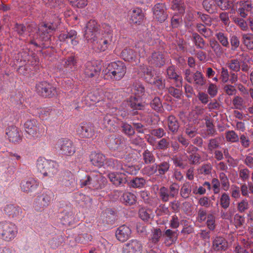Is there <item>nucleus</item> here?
<instances>
[{"label":"nucleus","instance_id":"f257e3e1","mask_svg":"<svg viewBox=\"0 0 253 253\" xmlns=\"http://www.w3.org/2000/svg\"><path fill=\"white\" fill-rule=\"evenodd\" d=\"M84 38L93 44L98 51L103 52L109 49L113 39L110 26L104 24L98 28L94 21H90L86 25Z\"/></svg>","mask_w":253,"mask_h":253},{"label":"nucleus","instance_id":"f03ea898","mask_svg":"<svg viewBox=\"0 0 253 253\" xmlns=\"http://www.w3.org/2000/svg\"><path fill=\"white\" fill-rule=\"evenodd\" d=\"M37 168L38 171L44 177H52L58 172L57 165L56 163L42 157L38 159Z\"/></svg>","mask_w":253,"mask_h":253},{"label":"nucleus","instance_id":"7ed1b4c3","mask_svg":"<svg viewBox=\"0 0 253 253\" xmlns=\"http://www.w3.org/2000/svg\"><path fill=\"white\" fill-rule=\"evenodd\" d=\"M18 228L13 223L3 221L0 222V238L5 242L12 241L17 235Z\"/></svg>","mask_w":253,"mask_h":253},{"label":"nucleus","instance_id":"20e7f679","mask_svg":"<svg viewBox=\"0 0 253 253\" xmlns=\"http://www.w3.org/2000/svg\"><path fill=\"white\" fill-rule=\"evenodd\" d=\"M104 72L111 79L120 80L126 73V67L121 61L113 62L108 65Z\"/></svg>","mask_w":253,"mask_h":253},{"label":"nucleus","instance_id":"39448f33","mask_svg":"<svg viewBox=\"0 0 253 253\" xmlns=\"http://www.w3.org/2000/svg\"><path fill=\"white\" fill-rule=\"evenodd\" d=\"M54 29H55V27L52 24H42L39 29V32L37 34L36 38L39 42L35 40H32L31 41V43L32 44H34L36 46H38L40 44V41H47L50 38V33Z\"/></svg>","mask_w":253,"mask_h":253},{"label":"nucleus","instance_id":"423d86ee","mask_svg":"<svg viewBox=\"0 0 253 253\" xmlns=\"http://www.w3.org/2000/svg\"><path fill=\"white\" fill-rule=\"evenodd\" d=\"M24 128L30 137H38L42 132L38 122L35 119L27 120L24 124Z\"/></svg>","mask_w":253,"mask_h":253},{"label":"nucleus","instance_id":"0eeeda50","mask_svg":"<svg viewBox=\"0 0 253 253\" xmlns=\"http://www.w3.org/2000/svg\"><path fill=\"white\" fill-rule=\"evenodd\" d=\"M139 74L140 76L144 77L150 84H155L159 88L163 87V82L161 79L158 77H157V78H153L154 74L152 73L151 68H148L146 66L141 67Z\"/></svg>","mask_w":253,"mask_h":253},{"label":"nucleus","instance_id":"6e6552de","mask_svg":"<svg viewBox=\"0 0 253 253\" xmlns=\"http://www.w3.org/2000/svg\"><path fill=\"white\" fill-rule=\"evenodd\" d=\"M103 179L101 173L94 172L92 173L90 175L87 176L85 179L81 180V185L82 187L90 185L95 189H98L101 188L100 182Z\"/></svg>","mask_w":253,"mask_h":253},{"label":"nucleus","instance_id":"1a4fd4ad","mask_svg":"<svg viewBox=\"0 0 253 253\" xmlns=\"http://www.w3.org/2000/svg\"><path fill=\"white\" fill-rule=\"evenodd\" d=\"M58 147L62 154L67 156L73 155L75 152V148L72 142L66 139H61L58 142Z\"/></svg>","mask_w":253,"mask_h":253},{"label":"nucleus","instance_id":"9d476101","mask_svg":"<svg viewBox=\"0 0 253 253\" xmlns=\"http://www.w3.org/2000/svg\"><path fill=\"white\" fill-rule=\"evenodd\" d=\"M142 244L136 240H131L124 245L123 253H142Z\"/></svg>","mask_w":253,"mask_h":253},{"label":"nucleus","instance_id":"9b49d317","mask_svg":"<svg viewBox=\"0 0 253 253\" xmlns=\"http://www.w3.org/2000/svg\"><path fill=\"white\" fill-rule=\"evenodd\" d=\"M37 88L38 92L44 97L52 96L56 92L55 88L46 82L38 84Z\"/></svg>","mask_w":253,"mask_h":253},{"label":"nucleus","instance_id":"f8f14e48","mask_svg":"<svg viewBox=\"0 0 253 253\" xmlns=\"http://www.w3.org/2000/svg\"><path fill=\"white\" fill-rule=\"evenodd\" d=\"M185 79L190 83L194 82V84L198 86H202L205 84L203 75L199 72H196L192 75L189 70H186L185 71Z\"/></svg>","mask_w":253,"mask_h":253},{"label":"nucleus","instance_id":"ddd939ff","mask_svg":"<svg viewBox=\"0 0 253 253\" xmlns=\"http://www.w3.org/2000/svg\"><path fill=\"white\" fill-rule=\"evenodd\" d=\"M106 144L110 149L113 150L121 151L125 147V144L122 139L119 137H116L114 136H110L106 140Z\"/></svg>","mask_w":253,"mask_h":253},{"label":"nucleus","instance_id":"4468645a","mask_svg":"<svg viewBox=\"0 0 253 253\" xmlns=\"http://www.w3.org/2000/svg\"><path fill=\"white\" fill-rule=\"evenodd\" d=\"M116 172H111L108 174L110 180L115 185L119 186L126 182V174L121 170H117Z\"/></svg>","mask_w":253,"mask_h":253},{"label":"nucleus","instance_id":"2eb2a0df","mask_svg":"<svg viewBox=\"0 0 253 253\" xmlns=\"http://www.w3.org/2000/svg\"><path fill=\"white\" fill-rule=\"evenodd\" d=\"M131 233V231L129 227L122 225L117 229L116 236L119 241L124 242L130 237Z\"/></svg>","mask_w":253,"mask_h":253},{"label":"nucleus","instance_id":"dca6fc26","mask_svg":"<svg viewBox=\"0 0 253 253\" xmlns=\"http://www.w3.org/2000/svg\"><path fill=\"white\" fill-rule=\"evenodd\" d=\"M39 185L38 182L34 179H30L28 180H24L20 184L22 191L24 192L29 193L35 191Z\"/></svg>","mask_w":253,"mask_h":253},{"label":"nucleus","instance_id":"f3484780","mask_svg":"<svg viewBox=\"0 0 253 253\" xmlns=\"http://www.w3.org/2000/svg\"><path fill=\"white\" fill-rule=\"evenodd\" d=\"M6 134L9 141L17 142L21 139L19 129L15 126H10L6 130Z\"/></svg>","mask_w":253,"mask_h":253},{"label":"nucleus","instance_id":"a211bd4d","mask_svg":"<svg viewBox=\"0 0 253 253\" xmlns=\"http://www.w3.org/2000/svg\"><path fill=\"white\" fill-rule=\"evenodd\" d=\"M164 5L162 3L156 4L153 8V14L154 18L158 21L162 22L164 21L167 17L165 12Z\"/></svg>","mask_w":253,"mask_h":253},{"label":"nucleus","instance_id":"6ab92c4d","mask_svg":"<svg viewBox=\"0 0 253 253\" xmlns=\"http://www.w3.org/2000/svg\"><path fill=\"white\" fill-rule=\"evenodd\" d=\"M128 16L131 22L135 24L141 22L144 17L142 10L138 7L133 8L129 10Z\"/></svg>","mask_w":253,"mask_h":253},{"label":"nucleus","instance_id":"aec40b11","mask_svg":"<svg viewBox=\"0 0 253 253\" xmlns=\"http://www.w3.org/2000/svg\"><path fill=\"white\" fill-rule=\"evenodd\" d=\"M115 167L116 169L118 170H121L122 172L127 173L130 174H135L136 173L138 169H136L133 166H128L123 165L120 162L117 161L114 162Z\"/></svg>","mask_w":253,"mask_h":253},{"label":"nucleus","instance_id":"412c9836","mask_svg":"<svg viewBox=\"0 0 253 253\" xmlns=\"http://www.w3.org/2000/svg\"><path fill=\"white\" fill-rule=\"evenodd\" d=\"M78 133L83 137L91 138L94 135L93 127L87 124L82 126L78 130Z\"/></svg>","mask_w":253,"mask_h":253},{"label":"nucleus","instance_id":"4be33fe9","mask_svg":"<svg viewBox=\"0 0 253 253\" xmlns=\"http://www.w3.org/2000/svg\"><path fill=\"white\" fill-rule=\"evenodd\" d=\"M91 163L95 166L101 167L103 166L105 161V156L101 153H92L90 156Z\"/></svg>","mask_w":253,"mask_h":253},{"label":"nucleus","instance_id":"5701e85b","mask_svg":"<svg viewBox=\"0 0 253 253\" xmlns=\"http://www.w3.org/2000/svg\"><path fill=\"white\" fill-rule=\"evenodd\" d=\"M3 211L5 214L12 217H17L21 213V210L19 207L12 205H6Z\"/></svg>","mask_w":253,"mask_h":253},{"label":"nucleus","instance_id":"b1692460","mask_svg":"<svg viewBox=\"0 0 253 253\" xmlns=\"http://www.w3.org/2000/svg\"><path fill=\"white\" fill-rule=\"evenodd\" d=\"M240 5V7L238 9V12L241 17L245 18L252 11L253 6L251 3L248 1H241Z\"/></svg>","mask_w":253,"mask_h":253},{"label":"nucleus","instance_id":"393cba45","mask_svg":"<svg viewBox=\"0 0 253 253\" xmlns=\"http://www.w3.org/2000/svg\"><path fill=\"white\" fill-rule=\"evenodd\" d=\"M129 105L133 109L141 110L144 107V104L141 100L140 95H137L136 94L130 98Z\"/></svg>","mask_w":253,"mask_h":253},{"label":"nucleus","instance_id":"a878e982","mask_svg":"<svg viewBox=\"0 0 253 253\" xmlns=\"http://www.w3.org/2000/svg\"><path fill=\"white\" fill-rule=\"evenodd\" d=\"M169 169V165L168 163H163L159 166L158 167L156 165H153L152 168H150L148 172L150 174L154 173L158 169V172L160 174H163Z\"/></svg>","mask_w":253,"mask_h":253},{"label":"nucleus","instance_id":"bb28decb","mask_svg":"<svg viewBox=\"0 0 253 253\" xmlns=\"http://www.w3.org/2000/svg\"><path fill=\"white\" fill-rule=\"evenodd\" d=\"M149 62L158 66H162L165 62L163 55L160 52L153 53L151 57L149 59Z\"/></svg>","mask_w":253,"mask_h":253},{"label":"nucleus","instance_id":"cd10ccee","mask_svg":"<svg viewBox=\"0 0 253 253\" xmlns=\"http://www.w3.org/2000/svg\"><path fill=\"white\" fill-rule=\"evenodd\" d=\"M121 56L125 61H131L136 58L137 54L131 49L126 48L122 50Z\"/></svg>","mask_w":253,"mask_h":253},{"label":"nucleus","instance_id":"c85d7f7f","mask_svg":"<svg viewBox=\"0 0 253 253\" xmlns=\"http://www.w3.org/2000/svg\"><path fill=\"white\" fill-rule=\"evenodd\" d=\"M167 74L169 78L173 79L177 82V86L182 85V78L176 73L173 67H170L168 69Z\"/></svg>","mask_w":253,"mask_h":253},{"label":"nucleus","instance_id":"c756f323","mask_svg":"<svg viewBox=\"0 0 253 253\" xmlns=\"http://www.w3.org/2000/svg\"><path fill=\"white\" fill-rule=\"evenodd\" d=\"M84 72L87 77H92L96 74L97 69L92 62H88L85 64Z\"/></svg>","mask_w":253,"mask_h":253},{"label":"nucleus","instance_id":"7c9ffc66","mask_svg":"<svg viewBox=\"0 0 253 253\" xmlns=\"http://www.w3.org/2000/svg\"><path fill=\"white\" fill-rule=\"evenodd\" d=\"M242 42L248 49H253V34L250 33L243 34Z\"/></svg>","mask_w":253,"mask_h":253},{"label":"nucleus","instance_id":"2f4dec72","mask_svg":"<svg viewBox=\"0 0 253 253\" xmlns=\"http://www.w3.org/2000/svg\"><path fill=\"white\" fill-rule=\"evenodd\" d=\"M152 211L149 209L141 208L139 211V215L141 219L147 221L152 216Z\"/></svg>","mask_w":253,"mask_h":253},{"label":"nucleus","instance_id":"473e14b6","mask_svg":"<svg viewBox=\"0 0 253 253\" xmlns=\"http://www.w3.org/2000/svg\"><path fill=\"white\" fill-rule=\"evenodd\" d=\"M123 201L128 205H132L136 202V197L131 193L126 192L123 194Z\"/></svg>","mask_w":253,"mask_h":253},{"label":"nucleus","instance_id":"72a5a7b5","mask_svg":"<svg viewBox=\"0 0 253 253\" xmlns=\"http://www.w3.org/2000/svg\"><path fill=\"white\" fill-rule=\"evenodd\" d=\"M168 124L169 129L171 131L174 132L178 130L179 125L177 123V120L174 116H170L169 117Z\"/></svg>","mask_w":253,"mask_h":253},{"label":"nucleus","instance_id":"f704fd0d","mask_svg":"<svg viewBox=\"0 0 253 253\" xmlns=\"http://www.w3.org/2000/svg\"><path fill=\"white\" fill-rule=\"evenodd\" d=\"M162 236V232L160 229H154L152 232L149 239V243L153 244H156Z\"/></svg>","mask_w":253,"mask_h":253},{"label":"nucleus","instance_id":"c9c22d12","mask_svg":"<svg viewBox=\"0 0 253 253\" xmlns=\"http://www.w3.org/2000/svg\"><path fill=\"white\" fill-rule=\"evenodd\" d=\"M214 0H205L203 2L204 8L209 13H212L216 9Z\"/></svg>","mask_w":253,"mask_h":253},{"label":"nucleus","instance_id":"e433bc0d","mask_svg":"<svg viewBox=\"0 0 253 253\" xmlns=\"http://www.w3.org/2000/svg\"><path fill=\"white\" fill-rule=\"evenodd\" d=\"M171 8L176 11H178L179 13H182L184 11L183 3L181 0H174L172 1Z\"/></svg>","mask_w":253,"mask_h":253},{"label":"nucleus","instance_id":"4c0bfd02","mask_svg":"<svg viewBox=\"0 0 253 253\" xmlns=\"http://www.w3.org/2000/svg\"><path fill=\"white\" fill-rule=\"evenodd\" d=\"M129 183L130 185L132 187L141 188L144 185L145 183V180L143 178L136 177L135 178L131 180Z\"/></svg>","mask_w":253,"mask_h":253},{"label":"nucleus","instance_id":"58836bf2","mask_svg":"<svg viewBox=\"0 0 253 253\" xmlns=\"http://www.w3.org/2000/svg\"><path fill=\"white\" fill-rule=\"evenodd\" d=\"M227 67L231 70L235 72H238L240 69V64L237 59H233L229 61L227 63Z\"/></svg>","mask_w":253,"mask_h":253},{"label":"nucleus","instance_id":"ea45409f","mask_svg":"<svg viewBox=\"0 0 253 253\" xmlns=\"http://www.w3.org/2000/svg\"><path fill=\"white\" fill-rule=\"evenodd\" d=\"M72 6L78 8H84L87 4V0H69Z\"/></svg>","mask_w":253,"mask_h":253},{"label":"nucleus","instance_id":"a19ab883","mask_svg":"<svg viewBox=\"0 0 253 253\" xmlns=\"http://www.w3.org/2000/svg\"><path fill=\"white\" fill-rule=\"evenodd\" d=\"M151 106L153 109L156 111H160L162 108V104L160 99L158 97H155L151 103Z\"/></svg>","mask_w":253,"mask_h":253},{"label":"nucleus","instance_id":"79ce46f5","mask_svg":"<svg viewBox=\"0 0 253 253\" xmlns=\"http://www.w3.org/2000/svg\"><path fill=\"white\" fill-rule=\"evenodd\" d=\"M191 192L190 185L188 183H185L181 189V195L182 197L186 198L189 196Z\"/></svg>","mask_w":253,"mask_h":253},{"label":"nucleus","instance_id":"37998d69","mask_svg":"<svg viewBox=\"0 0 253 253\" xmlns=\"http://www.w3.org/2000/svg\"><path fill=\"white\" fill-rule=\"evenodd\" d=\"M68 40H70L72 45H76L78 44V42L76 40L77 33L75 31L71 30L67 33Z\"/></svg>","mask_w":253,"mask_h":253},{"label":"nucleus","instance_id":"c03bdc74","mask_svg":"<svg viewBox=\"0 0 253 253\" xmlns=\"http://www.w3.org/2000/svg\"><path fill=\"white\" fill-rule=\"evenodd\" d=\"M226 137L228 141L232 142H236L239 139L238 136L233 131H228L226 134Z\"/></svg>","mask_w":253,"mask_h":253},{"label":"nucleus","instance_id":"a18cd8bd","mask_svg":"<svg viewBox=\"0 0 253 253\" xmlns=\"http://www.w3.org/2000/svg\"><path fill=\"white\" fill-rule=\"evenodd\" d=\"M160 196L164 201H168L169 198L171 197L168 190L164 187L160 189Z\"/></svg>","mask_w":253,"mask_h":253},{"label":"nucleus","instance_id":"49530a36","mask_svg":"<svg viewBox=\"0 0 253 253\" xmlns=\"http://www.w3.org/2000/svg\"><path fill=\"white\" fill-rule=\"evenodd\" d=\"M143 159L146 163H150L154 161L153 156L148 150H146L144 152Z\"/></svg>","mask_w":253,"mask_h":253},{"label":"nucleus","instance_id":"de8ad7c7","mask_svg":"<svg viewBox=\"0 0 253 253\" xmlns=\"http://www.w3.org/2000/svg\"><path fill=\"white\" fill-rule=\"evenodd\" d=\"M174 232L170 229H168L165 232V235L169 238V239L165 241V243L168 246H169L174 242V240L172 238V236Z\"/></svg>","mask_w":253,"mask_h":253},{"label":"nucleus","instance_id":"09e8293b","mask_svg":"<svg viewBox=\"0 0 253 253\" xmlns=\"http://www.w3.org/2000/svg\"><path fill=\"white\" fill-rule=\"evenodd\" d=\"M124 132L128 135H131L134 134V131L131 126L127 124L124 123L122 126Z\"/></svg>","mask_w":253,"mask_h":253},{"label":"nucleus","instance_id":"8fccbe9b","mask_svg":"<svg viewBox=\"0 0 253 253\" xmlns=\"http://www.w3.org/2000/svg\"><path fill=\"white\" fill-rule=\"evenodd\" d=\"M235 22L243 31H247L248 29L247 22L243 19L237 18L235 20Z\"/></svg>","mask_w":253,"mask_h":253},{"label":"nucleus","instance_id":"3c124183","mask_svg":"<svg viewBox=\"0 0 253 253\" xmlns=\"http://www.w3.org/2000/svg\"><path fill=\"white\" fill-rule=\"evenodd\" d=\"M249 208V203L247 200H243L238 204V209L239 211L242 212Z\"/></svg>","mask_w":253,"mask_h":253},{"label":"nucleus","instance_id":"603ef678","mask_svg":"<svg viewBox=\"0 0 253 253\" xmlns=\"http://www.w3.org/2000/svg\"><path fill=\"white\" fill-rule=\"evenodd\" d=\"M249 175L250 171L247 169H241L239 171V176L244 181L249 178Z\"/></svg>","mask_w":253,"mask_h":253},{"label":"nucleus","instance_id":"864d4df0","mask_svg":"<svg viewBox=\"0 0 253 253\" xmlns=\"http://www.w3.org/2000/svg\"><path fill=\"white\" fill-rule=\"evenodd\" d=\"M76 61L75 58L73 56H71L67 59L65 61V66L72 68L76 65Z\"/></svg>","mask_w":253,"mask_h":253},{"label":"nucleus","instance_id":"5fc2aeb1","mask_svg":"<svg viewBox=\"0 0 253 253\" xmlns=\"http://www.w3.org/2000/svg\"><path fill=\"white\" fill-rule=\"evenodd\" d=\"M243 99L239 96H236L233 100V103L237 109H240L243 105Z\"/></svg>","mask_w":253,"mask_h":253},{"label":"nucleus","instance_id":"6e6d98bb","mask_svg":"<svg viewBox=\"0 0 253 253\" xmlns=\"http://www.w3.org/2000/svg\"><path fill=\"white\" fill-rule=\"evenodd\" d=\"M240 142L244 148H247L250 146V141L249 138L244 134L240 136Z\"/></svg>","mask_w":253,"mask_h":253},{"label":"nucleus","instance_id":"4d7b16f0","mask_svg":"<svg viewBox=\"0 0 253 253\" xmlns=\"http://www.w3.org/2000/svg\"><path fill=\"white\" fill-rule=\"evenodd\" d=\"M242 56L245 58L244 60L242 61V64L241 65V69L243 71L247 72L249 69V67L246 63L247 62H249V60L247 58V55L246 54H243Z\"/></svg>","mask_w":253,"mask_h":253},{"label":"nucleus","instance_id":"13d9d810","mask_svg":"<svg viewBox=\"0 0 253 253\" xmlns=\"http://www.w3.org/2000/svg\"><path fill=\"white\" fill-rule=\"evenodd\" d=\"M224 89L226 93L229 95L235 94L236 92L235 88L231 85L225 86Z\"/></svg>","mask_w":253,"mask_h":253},{"label":"nucleus","instance_id":"bf43d9fd","mask_svg":"<svg viewBox=\"0 0 253 253\" xmlns=\"http://www.w3.org/2000/svg\"><path fill=\"white\" fill-rule=\"evenodd\" d=\"M181 22V18L178 17L176 15H174L171 19L172 26L174 28H177Z\"/></svg>","mask_w":253,"mask_h":253},{"label":"nucleus","instance_id":"052dcab7","mask_svg":"<svg viewBox=\"0 0 253 253\" xmlns=\"http://www.w3.org/2000/svg\"><path fill=\"white\" fill-rule=\"evenodd\" d=\"M178 191V187L177 184H173L170 187L169 195L171 197L177 194Z\"/></svg>","mask_w":253,"mask_h":253},{"label":"nucleus","instance_id":"680f3d73","mask_svg":"<svg viewBox=\"0 0 253 253\" xmlns=\"http://www.w3.org/2000/svg\"><path fill=\"white\" fill-rule=\"evenodd\" d=\"M230 204V199L226 194H222V208H226Z\"/></svg>","mask_w":253,"mask_h":253},{"label":"nucleus","instance_id":"e2e57ef3","mask_svg":"<svg viewBox=\"0 0 253 253\" xmlns=\"http://www.w3.org/2000/svg\"><path fill=\"white\" fill-rule=\"evenodd\" d=\"M199 100L204 104H207L209 101L208 95L203 92H200L198 94Z\"/></svg>","mask_w":253,"mask_h":253},{"label":"nucleus","instance_id":"0e129e2a","mask_svg":"<svg viewBox=\"0 0 253 253\" xmlns=\"http://www.w3.org/2000/svg\"><path fill=\"white\" fill-rule=\"evenodd\" d=\"M208 93L212 97L215 96L217 93L216 86L213 84H210L208 88Z\"/></svg>","mask_w":253,"mask_h":253},{"label":"nucleus","instance_id":"69168bd1","mask_svg":"<svg viewBox=\"0 0 253 253\" xmlns=\"http://www.w3.org/2000/svg\"><path fill=\"white\" fill-rule=\"evenodd\" d=\"M169 93L176 98L180 97L181 95V91L178 89H175L173 87H171L169 89Z\"/></svg>","mask_w":253,"mask_h":253},{"label":"nucleus","instance_id":"338daca9","mask_svg":"<svg viewBox=\"0 0 253 253\" xmlns=\"http://www.w3.org/2000/svg\"><path fill=\"white\" fill-rule=\"evenodd\" d=\"M89 253H106V250L104 246L102 245L101 247L90 250Z\"/></svg>","mask_w":253,"mask_h":253},{"label":"nucleus","instance_id":"774afa93","mask_svg":"<svg viewBox=\"0 0 253 253\" xmlns=\"http://www.w3.org/2000/svg\"><path fill=\"white\" fill-rule=\"evenodd\" d=\"M245 164L250 168H253V156L248 155L245 160Z\"/></svg>","mask_w":253,"mask_h":253}]
</instances>
